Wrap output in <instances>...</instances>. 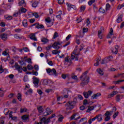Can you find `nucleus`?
<instances>
[{"instance_id": "obj_7", "label": "nucleus", "mask_w": 124, "mask_h": 124, "mask_svg": "<svg viewBox=\"0 0 124 124\" xmlns=\"http://www.w3.org/2000/svg\"><path fill=\"white\" fill-rule=\"evenodd\" d=\"M78 54H76V50H74L72 54H71V60H74L75 59V61H78Z\"/></svg>"}, {"instance_id": "obj_21", "label": "nucleus", "mask_w": 124, "mask_h": 124, "mask_svg": "<svg viewBox=\"0 0 124 124\" xmlns=\"http://www.w3.org/2000/svg\"><path fill=\"white\" fill-rule=\"evenodd\" d=\"M117 93H118V92H117V91L113 92L111 93H110V94H109L108 95V98H111V97H113L114 95H116V94H117Z\"/></svg>"}, {"instance_id": "obj_24", "label": "nucleus", "mask_w": 124, "mask_h": 124, "mask_svg": "<svg viewBox=\"0 0 124 124\" xmlns=\"http://www.w3.org/2000/svg\"><path fill=\"white\" fill-rule=\"evenodd\" d=\"M123 21V15H120L116 20L117 23H121Z\"/></svg>"}, {"instance_id": "obj_61", "label": "nucleus", "mask_w": 124, "mask_h": 124, "mask_svg": "<svg viewBox=\"0 0 124 124\" xmlns=\"http://www.w3.org/2000/svg\"><path fill=\"white\" fill-rule=\"evenodd\" d=\"M95 1V0H91L88 2L89 5H91L92 3H93Z\"/></svg>"}, {"instance_id": "obj_9", "label": "nucleus", "mask_w": 124, "mask_h": 124, "mask_svg": "<svg viewBox=\"0 0 124 124\" xmlns=\"http://www.w3.org/2000/svg\"><path fill=\"white\" fill-rule=\"evenodd\" d=\"M93 94V91H88V92H84L83 93V95L85 98H89V96H91Z\"/></svg>"}, {"instance_id": "obj_12", "label": "nucleus", "mask_w": 124, "mask_h": 124, "mask_svg": "<svg viewBox=\"0 0 124 124\" xmlns=\"http://www.w3.org/2000/svg\"><path fill=\"white\" fill-rule=\"evenodd\" d=\"M81 116H78V114H74L71 117V120H78V119H80Z\"/></svg>"}, {"instance_id": "obj_63", "label": "nucleus", "mask_w": 124, "mask_h": 124, "mask_svg": "<svg viewBox=\"0 0 124 124\" xmlns=\"http://www.w3.org/2000/svg\"><path fill=\"white\" fill-rule=\"evenodd\" d=\"M124 4H122L121 5H119L118 7V9H122V8H123V7H124Z\"/></svg>"}, {"instance_id": "obj_4", "label": "nucleus", "mask_w": 124, "mask_h": 124, "mask_svg": "<svg viewBox=\"0 0 124 124\" xmlns=\"http://www.w3.org/2000/svg\"><path fill=\"white\" fill-rule=\"evenodd\" d=\"M46 72L49 75H54V76H57V71L55 68L51 69L50 68L46 69Z\"/></svg>"}, {"instance_id": "obj_28", "label": "nucleus", "mask_w": 124, "mask_h": 124, "mask_svg": "<svg viewBox=\"0 0 124 124\" xmlns=\"http://www.w3.org/2000/svg\"><path fill=\"white\" fill-rule=\"evenodd\" d=\"M37 109L39 113H42V112H43L44 110L43 109V108H42V106H38L37 108Z\"/></svg>"}, {"instance_id": "obj_19", "label": "nucleus", "mask_w": 124, "mask_h": 124, "mask_svg": "<svg viewBox=\"0 0 124 124\" xmlns=\"http://www.w3.org/2000/svg\"><path fill=\"white\" fill-rule=\"evenodd\" d=\"M15 67L16 69L18 71V72H20V73L22 72V71L21 70V66H19L18 63H16L15 64Z\"/></svg>"}, {"instance_id": "obj_11", "label": "nucleus", "mask_w": 124, "mask_h": 124, "mask_svg": "<svg viewBox=\"0 0 124 124\" xmlns=\"http://www.w3.org/2000/svg\"><path fill=\"white\" fill-rule=\"evenodd\" d=\"M41 122H42L44 123V124H48L49 123H50V120L48 119V118L46 119V118L43 117L41 119Z\"/></svg>"}, {"instance_id": "obj_52", "label": "nucleus", "mask_w": 124, "mask_h": 124, "mask_svg": "<svg viewBox=\"0 0 124 124\" xmlns=\"http://www.w3.org/2000/svg\"><path fill=\"white\" fill-rule=\"evenodd\" d=\"M31 74L34 76H37L38 75V72L37 71H32Z\"/></svg>"}, {"instance_id": "obj_49", "label": "nucleus", "mask_w": 124, "mask_h": 124, "mask_svg": "<svg viewBox=\"0 0 124 124\" xmlns=\"http://www.w3.org/2000/svg\"><path fill=\"white\" fill-rule=\"evenodd\" d=\"M38 4V3L37 2V1H35L34 2L32 3V6L34 8H35V7H37Z\"/></svg>"}, {"instance_id": "obj_64", "label": "nucleus", "mask_w": 124, "mask_h": 124, "mask_svg": "<svg viewBox=\"0 0 124 124\" xmlns=\"http://www.w3.org/2000/svg\"><path fill=\"white\" fill-rule=\"evenodd\" d=\"M27 69L28 70H31V65L28 64L27 66Z\"/></svg>"}, {"instance_id": "obj_45", "label": "nucleus", "mask_w": 124, "mask_h": 124, "mask_svg": "<svg viewBox=\"0 0 124 124\" xmlns=\"http://www.w3.org/2000/svg\"><path fill=\"white\" fill-rule=\"evenodd\" d=\"M42 81L44 86H46V85L48 84V80H47V79H42Z\"/></svg>"}, {"instance_id": "obj_46", "label": "nucleus", "mask_w": 124, "mask_h": 124, "mask_svg": "<svg viewBox=\"0 0 124 124\" xmlns=\"http://www.w3.org/2000/svg\"><path fill=\"white\" fill-rule=\"evenodd\" d=\"M33 68H34L35 69V70H36V71H38L39 68L38 67V65H35L34 66V67H33L32 66L31 67V69H33Z\"/></svg>"}, {"instance_id": "obj_50", "label": "nucleus", "mask_w": 124, "mask_h": 124, "mask_svg": "<svg viewBox=\"0 0 124 124\" xmlns=\"http://www.w3.org/2000/svg\"><path fill=\"white\" fill-rule=\"evenodd\" d=\"M99 12H100V13H105V10L102 8H100L99 9Z\"/></svg>"}, {"instance_id": "obj_3", "label": "nucleus", "mask_w": 124, "mask_h": 124, "mask_svg": "<svg viewBox=\"0 0 124 124\" xmlns=\"http://www.w3.org/2000/svg\"><path fill=\"white\" fill-rule=\"evenodd\" d=\"M113 114V111H107L105 113V122H108V121H109V120L111 119L110 116H112V114Z\"/></svg>"}, {"instance_id": "obj_37", "label": "nucleus", "mask_w": 124, "mask_h": 124, "mask_svg": "<svg viewBox=\"0 0 124 124\" xmlns=\"http://www.w3.org/2000/svg\"><path fill=\"white\" fill-rule=\"evenodd\" d=\"M96 120L95 117H94L93 118H92L90 119L89 121H88V124H92V122H94Z\"/></svg>"}, {"instance_id": "obj_20", "label": "nucleus", "mask_w": 124, "mask_h": 124, "mask_svg": "<svg viewBox=\"0 0 124 124\" xmlns=\"http://www.w3.org/2000/svg\"><path fill=\"white\" fill-rule=\"evenodd\" d=\"M0 38L3 40H5V39L7 38V34L6 33L1 34V35H0Z\"/></svg>"}, {"instance_id": "obj_47", "label": "nucleus", "mask_w": 124, "mask_h": 124, "mask_svg": "<svg viewBox=\"0 0 124 124\" xmlns=\"http://www.w3.org/2000/svg\"><path fill=\"white\" fill-rule=\"evenodd\" d=\"M28 111V109L26 108H20V113H25Z\"/></svg>"}, {"instance_id": "obj_43", "label": "nucleus", "mask_w": 124, "mask_h": 124, "mask_svg": "<svg viewBox=\"0 0 124 124\" xmlns=\"http://www.w3.org/2000/svg\"><path fill=\"white\" fill-rule=\"evenodd\" d=\"M4 92L3 91V88H0V96L1 97L3 95Z\"/></svg>"}, {"instance_id": "obj_57", "label": "nucleus", "mask_w": 124, "mask_h": 124, "mask_svg": "<svg viewBox=\"0 0 124 124\" xmlns=\"http://www.w3.org/2000/svg\"><path fill=\"white\" fill-rule=\"evenodd\" d=\"M37 26H38V23H34L31 25V27H34V29H36Z\"/></svg>"}, {"instance_id": "obj_38", "label": "nucleus", "mask_w": 124, "mask_h": 124, "mask_svg": "<svg viewBox=\"0 0 124 124\" xmlns=\"http://www.w3.org/2000/svg\"><path fill=\"white\" fill-rule=\"evenodd\" d=\"M122 98H123V97H122L121 95H117L116 96V101H120L121 100V99H122Z\"/></svg>"}, {"instance_id": "obj_31", "label": "nucleus", "mask_w": 124, "mask_h": 124, "mask_svg": "<svg viewBox=\"0 0 124 124\" xmlns=\"http://www.w3.org/2000/svg\"><path fill=\"white\" fill-rule=\"evenodd\" d=\"M62 15V11H59V15L56 16V17L58 19H61Z\"/></svg>"}, {"instance_id": "obj_13", "label": "nucleus", "mask_w": 124, "mask_h": 124, "mask_svg": "<svg viewBox=\"0 0 124 124\" xmlns=\"http://www.w3.org/2000/svg\"><path fill=\"white\" fill-rule=\"evenodd\" d=\"M101 95V94L100 93H98L93 95L91 97V99H97V98L99 97V96H100Z\"/></svg>"}, {"instance_id": "obj_8", "label": "nucleus", "mask_w": 124, "mask_h": 124, "mask_svg": "<svg viewBox=\"0 0 124 124\" xmlns=\"http://www.w3.org/2000/svg\"><path fill=\"white\" fill-rule=\"evenodd\" d=\"M66 5L67 6V9L68 11H70L71 9H74V10H76V6L71 5L70 3H66Z\"/></svg>"}, {"instance_id": "obj_40", "label": "nucleus", "mask_w": 124, "mask_h": 124, "mask_svg": "<svg viewBox=\"0 0 124 124\" xmlns=\"http://www.w3.org/2000/svg\"><path fill=\"white\" fill-rule=\"evenodd\" d=\"M36 29H44V26L42 24H39V23H38Z\"/></svg>"}, {"instance_id": "obj_10", "label": "nucleus", "mask_w": 124, "mask_h": 124, "mask_svg": "<svg viewBox=\"0 0 124 124\" xmlns=\"http://www.w3.org/2000/svg\"><path fill=\"white\" fill-rule=\"evenodd\" d=\"M53 113V111L51 110L50 108H46V111L44 113V116H48L50 115V114H52Z\"/></svg>"}, {"instance_id": "obj_48", "label": "nucleus", "mask_w": 124, "mask_h": 124, "mask_svg": "<svg viewBox=\"0 0 124 124\" xmlns=\"http://www.w3.org/2000/svg\"><path fill=\"white\" fill-rule=\"evenodd\" d=\"M110 7H111V6L109 3H107L106 5V11H108V10H110Z\"/></svg>"}, {"instance_id": "obj_16", "label": "nucleus", "mask_w": 124, "mask_h": 124, "mask_svg": "<svg viewBox=\"0 0 124 124\" xmlns=\"http://www.w3.org/2000/svg\"><path fill=\"white\" fill-rule=\"evenodd\" d=\"M97 122H101L102 121V115L101 114H98L95 117Z\"/></svg>"}, {"instance_id": "obj_33", "label": "nucleus", "mask_w": 124, "mask_h": 124, "mask_svg": "<svg viewBox=\"0 0 124 124\" xmlns=\"http://www.w3.org/2000/svg\"><path fill=\"white\" fill-rule=\"evenodd\" d=\"M23 25L24 27L26 28V27H28V21H27V20L25 19L22 22Z\"/></svg>"}, {"instance_id": "obj_5", "label": "nucleus", "mask_w": 124, "mask_h": 124, "mask_svg": "<svg viewBox=\"0 0 124 124\" xmlns=\"http://www.w3.org/2000/svg\"><path fill=\"white\" fill-rule=\"evenodd\" d=\"M46 22L47 23V27H52L55 23V20H52L50 17H47L46 19Z\"/></svg>"}, {"instance_id": "obj_56", "label": "nucleus", "mask_w": 124, "mask_h": 124, "mask_svg": "<svg viewBox=\"0 0 124 124\" xmlns=\"http://www.w3.org/2000/svg\"><path fill=\"white\" fill-rule=\"evenodd\" d=\"M114 84H115V85H117L118 84H120V83H122V80H117V81H115L113 82Z\"/></svg>"}, {"instance_id": "obj_25", "label": "nucleus", "mask_w": 124, "mask_h": 124, "mask_svg": "<svg viewBox=\"0 0 124 124\" xmlns=\"http://www.w3.org/2000/svg\"><path fill=\"white\" fill-rule=\"evenodd\" d=\"M71 78L74 80H76L77 81H78V78L77 77V76L75 75V74L74 73L72 74Z\"/></svg>"}, {"instance_id": "obj_41", "label": "nucleus", "mask_w": 124, "mask_h": 124, "mask_svg": "<svg viewBox=\"0 0 124 124\" xmlns=\"http://www.w3.org/2000/svg\"><path fill=\"white\" fill-rule=\"evenodd\" d=\"M14 37L15 38H16V39H21V38H23V36H19L17 34L14 35Z\"/></svg>"}, {"instance_id": "obj_26", "label": "nucleus", "mask_w": 124, "mask_h": 124, "mask_svg": "<svg viewBox=\"0 0 124 124\" xmlns=\"http://www.w3.org/2000/svg\"><path fill=\"white\" fill-rule=\"evenodd\" d=\"M41 42L44 43L45 44L47 43V42H49V40L46 38H42L41 39Z\"/></svg>"}, {"instance_id": "obj_51", "label": "nucleus", "mask_w": 124, "mask_h": 124, "mask_svg": "<svg viewBox=\"0 0 124 124\" xmlns=\"http://www.w3.org/2000/svg\"><path fill=\"white\" fill-rule=\"evenodd\" d=\"M32 16H34L35 18H38L39 17V16L38 15V14L37 13H32Z\"/></svg>"}, {"instance_id": "obj_27", "label": "nucleus", "mask_w": 124, "mask_h": 124, "mask_svg": "<svg viewBox=\"0 0 124 124\" xmlns=\"http://www.w3.org/2000/svg\"><path fill=\"white\" fill-rule=\"evenodd\" d=\"M93 109H94V107H93V106L88 107V108L86 112L87 113H90V112H91V111H93Z\"/></svg>"}, {"instance_id": "obj_58", "label": "nucleus", "mask_w": 124, "mask_h": 124, "mask_svg": "<svg viewBox=\"0 0 124 124\" xmlns=\"http://www.w3.org/2000/svg\"><path fill=\"white\" fill-rule=\"evenodd\" d=\"M55 43H56L57 45L61 46V45H62V42L61 41H58L57 42H55Z\"/></svg>"}, {"instance_id": "obj_14", "label": "nucleus", "mask_w": 124, "mask_h": 124, "mask_svg": "<svg viewBox=\"0 0 124 124\" xmlns=\"http://www.w3.org/2000/svg\"><path fill=\"white\" fill-rule=\"evenodd\" d=\"M118 50H119V46H116L115 47V48L111 49V51H112V53H113V54H118V52H119Z\"/></svg>"}, {"instance_id": "obj_29", "label": "nucleus", "mask_w": 124, "mask_h": 124, "mask_svg": "<svg viewBox=\"0 0 124 124\" xmlns=\"http://www.w3.org/2000/svg\"><path fill=\"white\" fill-rule=\"evenodd\" d=\"M21 119L23 121H27V120L29 119V115H23L22 116Z\"/></svg>"}, {"instance_id": "obj_55", "label": "nucleus", "mask_w": 124, "mask_h": 124, "mask_svg": "<svg viewBox=\"0 0 124 124\" xmlns=\"http://www.w3.org/2000/svg\"><path fill=\"white\" fill-rule=\"evenodd\" d=\"M26 95H29V94H31V89H29V90L25 93Z\"/></svg>"}, {"instance_id": "obj_60", "label": "nucleus", "mask_w": 124, "mask_h": 124, "mask_svg": "<svg viewBox=\"0 0 124 124\" xmlns=\"http://www.w3.org/2000/svg\"><path fill=\"white\" fill-rule=\"evenodd\" d=\"M118 115H119V112H115L114 114L113 115V119H116Z\"/></svg>"}, {"instance_id": "obj_18", "label": "nucleus", "mask_w": 124, "mask_h": 124, "mask_svg": "<svg viewBox=\"0 0 124 124\" xmlns=\"http://www.w3.org/2000/svg\"><path fill=\"white\" fill-rule=\"evenodd\" d=\"M9 50L8 49H6L4 51H3L2 53L3 56H7V58H9V54H8Z\"/></svg>"}, {"instance_id": "obj_6", "label": "nucleus", "mask_w": 124, "mask_h": 124, "mask_svg": "<svg viewBox=\"0 0 124 124\" xmlns=\"http://www.w3.org/2000/svg\"><path fill=\"white\" fill-rule=\"evenodd\" d=\"M33 84L35 88H38V83H39V79L36 77H33Z\"/></svg>"}, {"instance_id": "obj_62", "label": "nucleus", "mask_w": 124, "mask_h": 124, "mask_svg": "<svg viewBox=\"0 0 124 124\" xmlns=\"http://www.w3.org/2000/svg\"><path fill=\"white\" fill-rule=\"evenodd\" d=\"M22 31V29H15V31L16 32H21V31Z\"/></svg>"}, {"instance_id": "obj_42", "label": "nucleus", "mask_w": 124, "mask_h": 124, "mask_svg": "<svg viewBox=\"0 0 124 124\" xmlns=\"http://www.w3.org/2000/svg\"><path fill=\"white\" fill-rule=\"evenodd\" d=\"M17 99L19 100V101H22V94L20 93L17 94Z\"/></svg>"}, {"instance_id": "obj_30", "label": "nucleus", "mask_w": 124, "mask_h": 124, "mask_svg": "<svg viewBox=\"0 0 124 124\" xmlns=\"http://www.w3.org/2000/svg\"><path fill=\"white\" fill-rule=\"evenodd\" d=\"M19 62L21 65H26V61L25 58H24L21 61H19Z\"/></svg>"}, {"instance_id": "obj_15", "label": "nucleus", "mask_w": 124, "mask_h": 124, "mask_svg": "<svg viewBox=\"0 0 124 124\" xmlns=\"http://www.w3.org/2000/svg\"><path fill=\"white\" fill-rule=\"evenodd\" d=\"M103 28H101L100 30L98 31V36L100 39H102V32L103 31Z\"/></svg>"}, {"instance_id": "obj_39", "label": "nucleus", "mask_w": 124, "mask_h": 124, "mask_svg": "<svg viewBox=\"0 0 124 124\" xmlns=\"http://www.w3.org/2000/svg\"><path fill=\"white\" fill-rule=\"evenodd\" d=\"M24 61H25L26 62H27L28 63H31V58L27 59L26 57H25Z\"/></svg>"}, {"instance_id": "obj_44", "label": "nucleus", "mask_w": 124, "mask_h": 124, "mask_svg": "<svg viewBox=\"0 0 124 124\" xmlns=\"http://www.w3.org/2000/svg\"><path fill=\"white\" fill-rule=\"evenodd\" d=\"M99 62H100V59L98 58L96 61V62L94 64V66H97L99 64Z\"/></svg>"}, {"instance_id": "obj_54", "label": "nucleus", "mask_w": 124, "mask_h": 124, "mask_svg": "<svg viewBox=\"0 0 124 124\" xmlns=\"http://www.w3.org/2000/svg\"><path fill=\"white\" fill-rule=\"evenodd\" d=\"M20 11L22 12V13H26V12H27V9H26V8L21 7L20 8Z\"/></svg>"}, {"instance_id": "obj_34", "label": "nucleus", "mask_w": 124, "mask_h": 124, "mask_svg": "<svg viewBox=\"0 0 124 124\" xmlns=\"http://www.w3.org/2000/svg\"><path fill=\"white\" fill-rule=\"evenodd\" d=\"M85 10H86V6H81L80 7V12H84V11H85Z\"/></svg>"}, {"instance_id": "obj_36", "label": "nucleus", "mask_w": 124, "mask_h": 124, "mask_svg": "<svg viewBox=\"0 0 124 124\" xmlns=\"http://www.w3.org/2000/svg\"><path fill=\"white\" fill-rule=\"evenodd\" d=\"M61 53V51H58L57 50H52V54L53 55H57V54H60Z\"/></svg>"}, {"instance_id": "obj_32", "label": "nucleus", "mask_w": 124, "mask_h": 124, "mask_svg": "<svg viewBox=\"0 0 124 124\" xmlns=\"http://www.w3.org/2000/svg\"><path fill=\"white\" fill-rule=\"evenodd\" d=\"M31 39L32 40H34V41H37V39L35 37V34H31Z\"/></svg>"}, {"instance_id": "obj_23", "label": "nucleus", "mask_w": 124, "mask_h": 124, "mask_svg": "<svg viewBox=\"0 0 124 124\" xmlns=\"http://www.w3.org/2000/svg\"><path fill=\"white\" fill-rule=\"evenodd\" d=\"M108 62H109L108 58L107 57H106L104 58V60H102V62H101V64L108 63Z\"/></svg>"}, {"instance_id": "obj_22", "label": "nucleus", "mask_w": 124, "mask_h": 124, "mask_svg": "<svg viewBox=\"0 0 124 124\" xmlns=\"http://www.w3.org/2000/svg\"><path fill=\"white\" fill-rule=\"evenodd\" d=\"M19 6H26V2H25V0H21L19 3H18Z\"/></svg>"}, {"instance_id": "obj_17", "label": "nucleus", "mask_w": 124, "mask_h": 124, "mask_svg": "<svg viewBox=\"0 0 124 124\" xmlns=\"http://www.w3.org/2000/svg\"><path fill=\"white\" fill-rule=\"evenodd\" d=\"M52 47L54 48L55 50H59L61 48L59 45L57 44V43L54 42V44L52 45Z\"/></svg>"}, {"instance_id": "obj_1", "label": "nucleus", "mask_w": 124, "mask_h": 124, "mask_svg": "<svg viewBox=\"0 0 124 124\" xmlns=\"http://www.w3.org/2000/svg\"><path fill=\"white\" fill-rule=\"evenodd\" d=\"M87 74L88 72L86 71L80 77V80H81L80 85L82 87H85L86 85H88L90 82V77L88 76Z\"/></svg>"}, {"instance_id": "obj_2", "label": "nucleus", "mask_w": 124, "mask_h": 124, "mask_svg": "<svg viewBox=\"0 0 124 124\" xmlns=\"http://www.w3.org/2000/svg\"><path fill=\"white\" fill-rule=\"evenodd\" d=\"M76 102H77V98L75 97L74 98L73 101H70L67 103L65 105L66 111L69 112L72 110V109L74 108V106H75Z\"/></svg>"}, {"instance_id": "obj_59", "label": "nucleus", "mask_w": 124, "mask_h": 124, "mask_svg": "<svg viewBox=\"0 0 124 124\" xmlns=\"http://www.w3.org/2000/svg\"><path fill=\"white\" fill-rule=\"evenodd\" d=\"M12 18H13L12 16H7L5 17V19L8 20H12Z\"/></svg>"}, {"instance_id": "obj_53", "label": "nucleus", "mask_w": 124, "mask_h": 124, "mask_svg": "<svg viewBox=\"0 0 124 124\" xmlns=\"http://www.w3.org/2000/svg\"><path fill=\"white\" fill-rule=\"evenodd\" d=\"M64 62H71V60H70V59H68V57H66L65 58Z\"/></svg>"}, {"instance_id": "obj_35", "label": "nucleus", "mask_w": 124, "mask_h": 124, "mask_svg": "<svg viewBox=\"0 0 124 124\" xmlns=\"http://www.w3.org/2000/svg\"><path fill=\"white\" fill-rule=\"evenodd\" d=\"M97 72H98V73H99L100 75H103V71L100 68L97 69Z\"/></svg>"}]
</instances>
